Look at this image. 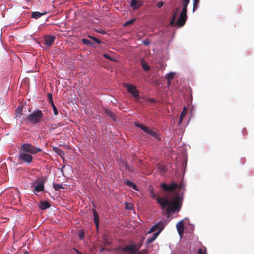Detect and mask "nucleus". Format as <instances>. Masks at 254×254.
<instances>
[{"instance_id": "nucleus-1", "label": "nucleus", "mask_w": 254, "mask_h": 254, "mask_svg": "<svg viewBox=\"0 0 254 254\" xmlns=\"http://www.w3.org/2000/svg\"><path fill=\"white\" fill-rule=\"evenodd\" d=\"M150 190V197L156 200L157 202L161 206L162 210H165V214L167 218H169L171 215L175 211H180L182 202V198L181 196L176 195L172 200H170L166 196L165 197H156L152 188Z\"/></svg>"}, {"instance_id": "nucleus-2", "label": "nucleus", "mask_w": 254, "mask_h": 254, "mask_svg": "<svg viewBox=\"0 0 254 254\" xmlns=\"http://www.w3.org/2000/svg\"><path fill=\"white\" fill-rule=\"evenodd\" d=\"M43 117V114L42 111L37 109L22 120L21 123L27 124L30 123L32 125H35L40 123Z\"/></svg>"}, {"instance_id": "nucleus-3", "label": "nucleus", "mask_w": 254, "mask_h": 254, "mask_svg": "<svg viewBox=\"0 0 254 254\" xmlns=\"http://www.w3.org/2000/svg\"><path fill=\"white\" fill-rule=\"evenodd\" d=\"M20 150L30 154H35L42 151L40 148L36 147L29 143L21 144Z\"/></svg>"}, {"instance_id": "nucleus-4", "label": "nucleus", "mask_w": 254, "mask_h": 254, "mask_svg": "<svg viewBox=\"0 0 254 254\" xmlns=\"http://www.w3.org/2000/svg\"><path fill=\"white\" fill-rule=\"evenodd\" d=\"M161 188L164 191L172 192L176 189H181L182 185L175 183H172L169 185H167L165 183H163L160 185Z\"/></svg>"}, {"instance_id": "nucleus-5", "label": "nucleus", "mask_w": 254, "mask_h": 254, "mask_svg": "<svg viewBox=\"0 0 254 254\" xmlns=\"http://www.w3.org/2000/svg\"><path fill=\"white\" fill-rule=\"evenodd\" d=\"M33 156L32 154L24 152L20 150L18 159V160L22 161L24 163H26L27 164H30L32 163L33 160Z\"/></svg>"}, {"instance_id": "nucleus-6", "label": "nucleus", "mask_w": 254, "mask_h": 254, "mask_svg": "<svg viewBox=\"0 0 254 254\" xmlns=\"http://www.w3.org/2000/svg\"><path fill=\"white\" fill-rule=\"evenodd\" d=\"M45 179L37 180L35 183L36 184L34 186L33 192L35 194L37 195V193L40 191H43L44 190Z\"/></svg>"}, {"instance_id": "nucleus-7", "label": "nucleus", "mask_w": 254, "mask_h": 254, "mask_svg": "<svg viewBox=\"0 0 254 254\" xmlns=\"http://www.w3.org/2000/svg\"><path fill=\"white\" fill-rule=\"evenodd\" d=\"M124 86L127 88V92L132 94L135 98H138V91L136 89L135 86L131 85L128 83H124Z\"/></svg>"}, {"instance_id": "nucleus-8", "label": "nucleus", "mask_w": 254, "mask_h": 254, "mask_svg": "<svg viewBox=\"0 0 254 254\" xmlns=\"http://www.w3.org/2000/svg\"><path fill=\"white\" fill-rule=\"evenodd\" d=\"M187 16L186 12H181L179 17L176 21V24L179 27H181L184 25L187 20Z\"/></svg>"}, {"instance_id": "nucleus-9", "label": "nucleus", "mask_w": 254, "mask_h": 254, "mask_svg": "<svg viewBox=\"0 0 254 254\" xmlns=\"http://www.w3.org/2000/svg\"><path fill=\"white\" fill-rule=\"evenodd\" d=\"M165 226V224L164 221L159 222V223L153 225L148 232V234L151 233L157 230L158 231H160V233L162 231V230L164 229Z\"/></svg>"}, {"instance_id": "nucleus-10", "label": "nucleus", "mask_w": 254, "mask_h": 254, "mask_svg": "<svg viewBox=\"0 0 254 254\" xmlns=\"http://www.w3.org/2000/svg\"><path fill=\"white\" fill-rule=\"evenodd\" d=\"M55 39V37L52 35H46L44 37L45 44L47 47H50L52 45Z\"/></svg>"}, {"instance_id": "nucleus-11", "label": "nucleus", "mask_w": 254, "mask_h": 254, "mask_svg": "<svg viewBox=\"0 0 254 254\" xmlns=\"http://www.w3.org/2000/svg\"><path fill=\"white\" fill-rule=\"evenodd\" d=\"M47 98H48V100L49 103L51 104V105L52 107L54 115H57L58 114V111L53 102L52 94L48 93L47 95Z\"/></svg>"}, {"instance_id": "nucleus-12", "label": "nucleus", "mask_w": 254, "mask_h": 254, "mask_svg": "<svg viewBox=\"0 0 254 254\" xmlns=\"http://www.w3.org/2000/svg\"><path fill=\"white\" fill-rule=\"evenodd\" d=\"M103 112L104 114H105L107 116L109 117L114 121H117L118 119L117 116L112 111L107 109H104Z\"/></svg>"}, {"instance_id": "nucleus-13", "label": "nucleus", "mask_w": 254, "mask_h": 254, "mask_svg": "<svg viewBox=\"0 0 254 254\" xmlns=\"http://www.w3.org/2000/svg\"><path fill=\"white\" fill-rule=\"evenodd\" d=\"M177 229L179 234L181 236L184 231V225L183 220L179 221L176 225Z\"/></svg>"}, {"instance_id": "nucleus-14", "label": "nucleus", "mask_w": 254, "mask_h": 254, "mask_svg": "<svg viewBox=\"0 0 254 254\" xmlns=\"http://www.w3.org/2000/svg\"><path fill=\"white\" fill-rule=\"evenodd\" d=\"M145 132L150 136L154 137L155 139L159 140H160V135L158 133H156L154 130L150 129L148 128Z\"/></svg>"}, {"instance_id": "nucleus-15", "label": "nucleus", "mask_w": 254, "mask_h": 254, "mask_svg": "<svg viewBox=\"0 0 254 254\" xmlns=\"http://www.w3.org/2000/svg\"><path fill=\"white\" fill-rule=\"evenodd\" d=\"M51 205L46 201H40L39 205V207L41 210H45L47 208H50Z\"/></svg>"}, {"instance_id": "nucleus-16", "label": "nucleus", "mask_w": 254, "mask_h": 254, "mask_svg": "<svg viewBox=\"0 0 254 254\" xmlns=\"http://www.w3.org/2000/svg\"><path fill=\"white\" fill-rule=\"evenodd\" d=\"M159 234L160 231H157V232L154 233L152 236L147 239L146 241V244L148 245L149 244L153 242L157 238Z\"/></svg>"}, {"instance_id": "nucleus-17", "label": "nucleus", "mask_w": 254, "mask_h": 254, "mask_svg": "<svg viewBox=\"0 0 254 254\" xmlns=\"http://www.w3.org/2000/svg\"><path fill=\"white\" fill-rule=\"evenodd\" d=\"M188 111V109L186 107H184L183 111H182L180 116L179 117V119L178 121V124L180 125L182 123L184 117L186 116L187 112Z\"/></svg>"}, {"instance_id": "nucleus-18", "label": "nucleus", "mask_w": 254, "mask_h": 254, "mask_svg": "<svg viewBox=\"0 0 254 254\" xmlns=\"http://www.w3.org/2000/svg\"><path fill=\"white\" fill-rule=\"evenodd\" d=\"M93 212L94 222L96 224L97 228L98 229V227H99V217L95 210L93 209Z\"/></svg>"}, {"instance_id": "nucleus-19", "label": "nucleus", "mask_w": 254, "mask_h": 254, "mask_svg": "<svg viewBox=\"0 0 254 254\" xmlns=\"http://www.w3.org/2000/svg\"><path fill=\"white\" fill-rule=\"evenodd\" d=\"M53 150L58 155H59L61 158H64V155L65 154L64 152L60 149V148H59L58 147H53Z\"/></svg>"}, {"instance_id": "nucleus-20", "label": "nucleus", "mask_w": 254, "mask_h": 254, "mask_svg": "<svg viewBox=\"0 0 254 254\" xmlns=\"http://www.w3.org/2000/svg\"><path fill=\"white\" fill-rule=\"evenodd\" d=\"M22 112V107L19 106L16 109L15 113V118L16 119L20 118Z\"/></svg>"}, {"instance_id": "nucleus-21", "label": "nucleus", "mask_w": 254, "mask_h": 254, "mask_svg": "<svg viewBox=\"0 0 254 254\" xmlns=\"http://www.w3.org/2000/svg\"><path fill=\"white\" fill-rule=\"evenodd\" d=\"M125 184L132 188L134 190H138L137 189V187L136 186V185H135V184L134 183H133V182L130 181V180H127L125 181Z\"/></svg>"}, {"instance_id": "nucleus-22", "label": "nucleus", "mask_w": 254, "mask_h": 254, "mask_svg": "<svg viewBox=\"0 0 254 254\" xmlns=\"http://www.w3.org/2000/svg\"><path fill=\"white\" fill-rule=\"evenodd\" d=\"M46 13H41L38 11L33 12L32 13L31 17L34 19H38L44 15Z\"/></svg>"}, {"instance_id": "nucleus-23", "label": "nucleus", "mask_w": 254, "mask_h": 254, "mask_svg": "<svg viewBox=\"0 0 254 254\" xmlns=\"http://www.w3.org/2000/svg\"><path fill=\"white\" fill-rule=\"evenodd\" d=\"M141 5V4H139L137 0H131V6L133 7L134 9H136Z\"/></svg>"}, {"instance_id": "nucleus-24", "label": "nucleus", "mask_w": 254, "mask_h": 254, "mask_svg": "<svg viewBox=\"0 0 254 254\" xmlns=\"http://www.w3.org/2000/svg\"><path fill=\"white\" fill-rule=\"evenodd\" d=\"M141 65H142V67L144 69V71H147L150 70V67L147 64V63H146L145 62L142 61Z\"/></svg>"}, {"instance_id": "nucleus-25", "label": "nucleus", "mask_w": 254, "mask_h": 254, "mask_svg": "<svg viewBox=\"0 0 254 254\" xmlns=\"http://www.w3.org/2000/svg\"><path fill=\"white\" fill-rule=\"evenodd\" d=\"M175 73L173 72H170L169 73L166 74V78L167 80H168V82H170V81L174 78Z\"/></svg>"}, {"instance_id": "nucleus-26", "label": "nucleus", "mask_w": 254, "mask_h": 254, "mask_svg": "<svg viewBox=\"0 0 254 254\" xmlns=\"http://www.w3.org/2000/svg\"><path fill=\"white\" fill-rule=\"evenodd\" d=\"M53 188L55 190H59L60 189H64L62 184L53 183Z\"/></svg>"}, {"instance_id": "nucleus-27", "label": "nucleus", "mask_w": 254, "mask_h": 254, "mask_svg": "<svg viewBox=\"0 0 254 254\" xmlns=\"http://www.w3.org/2000/svg\"><path fill=\"white\" fill-rule=\"evenodd\" d=\"M135 125L138 127L139 128H141L142 130H143L144 132H146L147 129H148V127L146 126H144L142 124L137 123L135 124Z\"/></svg>"}, {"instance_id": "nucleus-28", "label": "nucleus", "mask_w": 254, "mask_h": 254, "mask_svg": "<svg viewBox=\"0 0 254 254\" xmlns=\"http://www.w3.org/2000/svg\"><path fill=\"white\" fill-rule=\"evenodd\" d=\"M135 20H136L135 18L131 19L127 21V22H126L124 24V26H128L130 24H133L135 21Z\"/></svg>"}, {"instance_id": "nucleus-29", "label": "nucleus", "mask_w": 254, "mask_h": 254, "mask_svg": "<svg viewBox=\"0 0 254 254\" xmlns=\"http://www.w3.org/2000/svg\"><path fill=\"white\" fill-rule=\"evenodd\" d=\"M88 38L93 40V41H94L95 42H96L97 43H98L99 44H101V41L99 39H98V38H97L93 36L89 35Z\"/></svg>"}, {"instance_id": "nucleus-30", "label": "nucleus", "mask_w": 254, "mask_h": 254, "mask_svg": "<svg viewBox=\"0 0 254 254\" xmlns=\"http://www.w3.org/2000/svg\"><path fill=\"white\" fill-rule=\"evenodd\" d=\"M188 4V3L182 2L183 8L181 11L182 12L187 13V7Z\"/></svg>"}, {"instance_id": "nucleus-31", "label": "nucleus", "mask_w": 254, "mask_h": 254, "mask_svg": "<svg viewBox=\"0 0 254 254\" xmlns=\"http://www.w3.org/2000/svg\"><path fill=\"white\" fill-rule=\"evenodd\" d=\"M82 42L83 43L86 44V45H92L93 44V43H92L91 41H90V40H89L87 39H85V38H83L82 39Z\"/></svg>"}, {"instance_id": "nucleus-32", "label": "nucleus", "mask_w": 254, "mask_h": 254, "mask_svg": "<svg viewBox=\"0 0 254 254\" xmlns=\"http://www.w3.org/2000/svg\"><path fill=\"white\" fill-rule=\"evenodd\" d=\"M199 1V0H193V11H194L197 8Z\"/></svg>"}, {"instance_id": "nucleus-33", "label": "nucleus", "mask_w": 254, "mask_h": 254, "mask_svg": "<svg viewBox=\"0 0 254 254\" xmlns=\"http://www.w3.org/2000/svg\"><path fill=\"white\" fill-rule=\"evenodd\" d=\"M176 18V17H175V15H173L172 18V19H171V20L170 21V26H173L174 25L175 22Z\"/></svg>"}, {"instance_id": "nucleus-34", "label": "nucleus", "mask_w": 254, "mask_h": 254, "mask_svg": "<svg viewBox=\"0 0 254 254\" xmlns=\"http://www.w3.org/2000/svg\"><path fill=\"white\" fill-rule=\"evenodd\" d=\"M197 254H207V253L206 250H203L202 248H200L197 251Z\"/></svg>"}, {"instance_id": "nucleus-35", "label": "nucleus", "mask_w": 254, "mask_h": 254, "mask_svg": "<svg viewBox=\"0 0 254 254\" xmlns=\"http://www.w3.org/2000/svg\"><path fill=\"white\" fill-rule=\"evenodd\" d=\"M142 245V242L141 241L140 242H138L137 244H136L137 245V247H135V250H136V252L139 250V249L141 248Z\"/></svg>"}, {"instance_id": "nucleus-36", "label": "nucleus", "mask_w": 254, "mask_h": 254, "mask_svg": "<svg viewBox=\"0 0 254 254\" xmlns=\"http://www.w3.org/2000/svg\"><path fill=\"white\" fill-rule=\"evenodd\" d=\"M147 253V250L144 249L142 250L141 251H137L136 254H145Z\"/></svg>"}, {"instance_id": "nucleus-37", "label": "nucleus", "mask_w": 254, "mask_h": 254, "mask_svg": "<svg viewBox=\"0 0 254 254\" xmlns=\"http://www.w3.org/2000/svg\"><path fill=\"white\" fill-rule=\"evenodd\" d=\"M103 56L105 58L107 59H109L110 60H111V61H113V59L112 57H110V55L107 54H103Z\"/></svg>"}, {"instance_id": "nucleus-38", "label": "nucleus", "mask_w": 254, "mask_h": 254, "mask_svg": "<svg viewBox=\"0 0 254 254\" xmlns=\"http://www.w3.org/2000/svg\"><path fill=\"white\" fill-rule=\"evenodd\" d=\"M163 4H164L163 2L159 1V2H157L156 5H157L158 8H161V7H162L163 6Z\"/></svg>"}, {"instance_id": "nucleus-39", "label": "nucleus", "mask_w": 254, "mask_h": 254, "mask_svg": "<svg viewBox=\"0 0 254 254\" xmlns=\"http://www.w3.org/2000/svg\"><path fill=\"white\" fill-rule=\"evenodd\" d=\"M179 10H180V8L179 7H177L175 9V10L174 13L173 15H175V17H176V16H177V14L178 13Z\"/></svg>"}, {"instance_id": "nucleus-40", "label": "nucleus", "mask_w": 254, "mask_h": 254, "mask_svg": "<svg viewBox=\"0 0 254 254\" xmlns=\"http://www.w3.org/2000/svg\"><path fill=\"white\" fill-rule=\"evenodd\" d=\"M84 236V233L83 232H80L79 234V237L81 239H83Z\"/></svg>"}, {"instance_id": "nucleus-41", "label": "nucleus", "mask_w": 254, "mask_h": 254, "mask_svg": "<svg viewBox=\"0 0 254 254\" xmlns=\"http://www.w3.org/2000/svg\"><path fill=\"white\" fill-rule=\"evenodd\" d=\"M126 208L127 209L131 210L132 208V206L131 204H129L128 206L127 205V204H126Z\"/></svg>"}, {"instance_id": "nucleus-42", "label": "nucleus", "mask_w": 254, "mask_h": 254, "mask_svg": "<svg viewBox=\"0 0 254 254\" xmlns=\"http://www.w3.org/2000/svg\"><path fill=\"white\" fill-rule=\"evenodd\" d=\"M97 32L98 33H99L102 34H106V32H105V31H104V30H97Z\"/></svg>"}, {"instance_id": "nucleus-43", "label": "nucleus", "mask_w": 254, "mask_h": 254, "mask_svg": "<svg viewBox=\"0 0 254 254\" xmlns=\"http://www.w3.org/2000/svg\"><path fill=\"white\" fill-rule=\"evenodd\" d=\"M104 244L107 245H110V243L108 240H106L105 239H104Z\"/></svg>"}, {"instance_id": "nucleus-44", "label": "nucleus", "mask_w": 254, "mask_h": 254, "mask_svg": "<svg viewBox=\"0 0 254 254\" xmlns=\"http://www.w3.org/2000/svg\"><path fill=\"white\" fill-rule=\"evenodd\" d=\"M143 43L145 45H148L149 44V42L148 41H144Z\"/></svg>"}, {"instance_id": "nucleus-45", "label": "nucleus", "mask_w": 254, "mask_h": 254, "mask_svg": "<svg viewBox=\"0 0 254 254\" xmlns=\"http://www.w3.org/2000/svg\"><path fill=\"white\" fill-rule=\"evenodd\" d=\"M182 2L189 3L190 2V0H183Z\"/></svg>"}, {"instance_id": "nucleus-46", "label": "nucleus", "mask_w": 254, "mask_h": 254, "mask_svg": "<svg viewBox=\"0 0 254 254\" xmlns=\"http://www.w3.org/2000/svg\"><path fill=\"white\" fill-rule=\"evenodd\" d=\"M23 254H29V253L27 251H26L24 252Z\"/></svg>"}, {"instance_id": "nucleus-47", "label": "nucleus", "mask_w": 254, "mask_h": 254, "mask_svg": "<svg viewBox=\"0 0 254 254\" xmlns=\"http://www.w3.org/2000/svg\"><path fill=\"white\" fill-rule=\"evenodd\" d=\"M73 250L77 253V251H79L77 249H76V248H73Z\"/></svg>"}, {"instance_id": "nucleus-48", "label": "nucleus", "mask_w": 254, "mask_h": 254, "mask_svg": "<svg viewBox=\"0 0 254 254\" xmlns=\"http://www.w3.org/2000/svg\"><path fill=\"white\" fill-rule=\"evenodd\" d=\"M77 254H83L82 253H81L79 251H77Z\"/></svg>"}, {"instance_id": "nucleus-49", "label": "nucleus", "mask_w": 254, "mask_h": 254, "mask_svg": "<svg viewBox=\"0 0 254 254\" xmlns=\"http://www.w3.org/2000/svg\"><path fill=\"white\" fill-rule=\"evenodd\" d=\"M170 82H171V81H170ZM170 84V82H168H168H167V84H168V85H169Z\"/></svg>"}, {"instance_id": "nucleus-50", "label": "nucleus", "mask_w": 254, "mask_h": 254, "mask_svg": "<svg viewBox=\"0 0 254 254\" xmlns=\"http://www.w3.org/2000/svg\"><path fill=\"white\" fill-rule=\"evenodd\" d=\"M128 169L129 170V171H131V169L129 168V167H128Z\"/></svg>"}]
</instances>
